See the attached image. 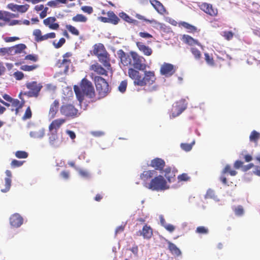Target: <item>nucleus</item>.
Wrapping results in <instances>:
<instances>
[{
	"instance_id": "nucleus-11",
	"label": "nucleus",
	"mask_w": 260,
	"mask_h": 260,
	"mask_svg": "<svg viewBox=\"0 0 260 260\" xmlns=\"http://www.w3.org/2000/svg\"><path fill=\"white\" fill-rule=\"evenodd\" d=\"M200 9L206 14L211 16H216L218 14V10L211 4L203 3L200 6Z\"/></svg>"
},
{
	"instance_id": "nucleus-14",
	"label": "nucleus",
	"mask_w": 260,
	"mask_h": 260,
	"mask_svg": "<svg viewBox=\"0 0 260 260\" xmlns=\"http://www.w3.org/2000/svg\"><path fill=\"white\" fill-rule=\"evenodd\" d=\"M10 224L15 228L20 227L23 223V219L22 217L18 213H14L10 217Z\"/></svg>"
},
{
	"instance_id": "nucleus-25",
	"label": "nucleus",
	"mask_w": 260,
	"mask_h": 260,
	"mask_svg": "<svg viewBox=\"0 0 260 260\" xmlns=\"http://www.w3.org/2000/svg\"><path fill=\"white\" fill-rule=\"evenodd\" d=\"M26 46L24 44L22 43L12 46L11 47V55H15L22 53L26 54L24 50L26 49Z\"/></svg>"
},
{
	"instance_id": "nucleus-20",
	"label": "nucleus",
	"mask_w": 260,
	"mask_h": 260,
	"mask_svg": "<svg viewBox=\"0 0 260 260\" xmlns=\"http://www.w3.org/2000/svg\"><path fill=\"white\" fill-rule=\"evenodd\" d=\"M90 70L93 71L95 73L100 75L108 76V72L101 64L98 62L91 65Z\"/></svg>"
},
{
	"instance_id": "nucleus-29",
	"label": "nucleus",
	"mask_w": 260,
	"mask_h": 260,
	"mask_svg": "<svg viewBox=\"0 0 260 260\" xmlns=\"http://www.w3.org/2000/svg\"><path fill=\"white\" fill-rule=\"evenodd\" d=\"M168 249L170 250L172 254L176 256H179L181 255V251L179 248L174 243L168 241Z\"/></svg>"
},
{
	"instance_id": "nucleus-30",
	"label": "nucleus",
	"mask_w": 260,
	"mask_h": 260,
	"mask_svg": "<svg viewBox=\"0 0 260 260\" xmlns=\"http://www.w3.org/2000/svg\"><path fill=\"white\" fill-rule=\"evenodd\" d=\"M179 26H182L184 28H186V29H187L188 32H190V33H194L195 32L198 31V29L196 26H194L186 22H184V21L180 22L179 23Z\"/></svg>"
},
{
	"instance_id": "nucleus-16",
	"label": "nucleus",
	"mask_w": 260,
	"mask_h": 260,
	"mask_svg": "<svg viewBox=\"0 0 260 260\" xmlns=\"http://www.w3.org/2000/svg\"><path fill=\"white\" fill-rule=\"evenodd\" d=\"M166 163L164 159L160 158H155L151 160L150 166L155 169V171H162L165 166Z\"/></svg>"
},
{
	"instance_id": "nucleus-55",
	"label": "nucleus",
	"mask_w": 260,
	"mask_h": 260,
	"mask_svg": "<svg viewBox=\"0 0 260 260\" xmlns=\"http://www.w3.org/2000/svg\"><path fill=\"white\" fill-rule=\"evenodd\" d=\"M223 34V37L227 40H231L234 36V34L231 31H225Z\"/></svg>"
},
{
	"instance_id": "nucleus-8",
	"label": "nucleus",
	"mask_w": 260,
	"mask_h": 260,
	"mask_svg": "<svg viewBox=\"0 0 260 260\" xmlns=\"http://www.w3.org/2000/svg\"><path fill=\"white\" fill-rule=\"evenodd\" d=\"M18 15L11 13L9 12L0 11V20L6 22H9V25H15L22 24V21L18 20H13L10 21L12 18L17 17Z\"/></svg>"
},
{
	"instance_id": "nucleus-51",
	"label": "nucleus",
	"mask_w": 260,
	"mask_h": 260,
	"mask_svg": "<svg viewBox=\"0 0 260 260\" xmlns=\"http://www.w3.org/2000/svg\"><path fill=\"white\" fill-rule=\"evenodd\" d=\"M196 233L200 234H207L208 233V229L205 226H200L197 227L196 231Z\"/></svg>"
},
{
	"instance_id": "nucleus-23",
	"label": "nucleus",
	"mask_w": 260,
	"mask_h": 260,
	"mask_svg": "<svg viewBox=\"0 0 260 260\" xmlns=\"http://www.w3.org/2000/svg\"><path fill=\"white\" fill-rule=\"evenodd\" d=\"M140 235L142 236L144 239H149L153 235V230L150 226L145 224L143 226L142 231H139Z\"/></svg>"
},
{
	"instance_id": "nucleus-57",
	"label": "nucleus",
	"mask_w": 260,
	"mask_h": 260,
	"mask_svg": "<svg viewBox=\"0 0 260 260\" xmlns=\"http://www.w3.org/2000/svg\"><path fill=\"white\" fill-rule=\"evenodd\" d=\"M178 179L180 181H186L189 180L190 177L186 173H183L178 176Z\"/></svg>"
},
{
	"instance_id": "nucleus-32",
	"label": "nucleus",
	"mask_w": 260,
	"mask_h": 260,
	"mask_svg": "<svg viewBox=\"0 0 260 260\" xmlns=\"http://www.w3.org/2000/svg\"><path fill=\"white\" fill-rule=\"evenodd\" d=\"M119 16L125 21L129 23H133L134 24H137L138 22L137 20L132 19L127 14L122 12L119 14Z\"/></svg>"
},
{
	"instance_id": "nucleus-10",
	"label": "nucleus",
	"mask_w": 260,
	"mask_h": 260,
	"mask_svg": "<svg viewBox=\"0 0 260 260\" xmlns=\"http://www.w3.org/2000/svg\"><path fill=\"white\" fill-rule=\"evenodd\" d=\"M175 68L173 64L165 62L160 67V73L161 75L166 77H170L175 73Z\"/></svg>"
},
{
	"instance_id": "nucleus-3",
	"label": "nucleus",
	"mask_w": 260,
	"mask_h": 260,
	"mask_svg": "<svg viewBox=\"0 0 260 260\" xmlns=\"http://www.w3.org/2000/svg\"><path fill=\"white\" fill-rule=\"evenodd\" d=\"M74 90L78 100L81 103L86 96L92 99L95 96V90L92 83L86 78L81 81L80 86L74 85Z\"/></svg>"
},
{
	"instance_id": "nucleus-58",
	"label": "nucleus",
	"mask_w": 260,
	"mask_h": 260,
	"mask_svg": "<svg viewBox=\"0 0 260 260\" xmlns=\"http://www.w3.org/2000/svg\"><path fill=\"white\" fill-rule=\"evenodd\" d=\"M4 40L6 42L9 43L19 40V38L17 37H7L4 38Z\"/></svg>"
},
{
	"instance_id": "nucleus-53",
	"label": "nucleus",
	"mask_w": 260,
	"mask_h": 260,
	"mask_svg": "<svg viewBox=\"0 0 260 260\" xmlns=\"http://www.w3.org/2000/svg\"><path fill=\"white\" fill-rule=\"evenodd\" d=\"M193 144H194V143L192 144L182 143L181 144L180 146L183 150L185 151H189L192 149Z\"/></svg>"
},
{
	"instance_id": "nucleus-63",
	"label": "nucleus",
	"mask_w": 260,
	"mask_h": 260,
	"mask_svg": "<svg viewBox=\"0 0 260 260\" xmlns=\"http://www.w3.org/2000/svg\"><path fill=\"white\" fill-rule=\"evenodd\" d=\"M243 166V162L241 160H239L235 161V162H234V167L236 169H239L240 168L242 167Z\"/></svg>"
},
{
	"instance_id": "nucleus-6",
	"label": "nucleus",
	"mask_w": 260,
	"mask_h": 260,
	"mask_svg": "<svg viewBox=\"0 0 260 260\" xmlns=\"http://www.w3.org/2000/svg\"><path fill=\"white\" fill-rule=\"evenodd\" d=\"M60 114L68 118H75L78 116V110L70 104H62L59 109Z\"/></svg>"
},
{
	"instance_id": "nucleus-7",
	"label": "nucleus",
	"mask_w": 260,
	"mask_h": 260,
	"mask_svg": "<svg viewBox=\"0 0 260 260\" xmlns=\"http://www.w3.org/2000/svg\"><path fill=\"white\" fill-rule=\"evenodd\" d=\"M187 107V103L185 99H181L176 102L172 106L170 116L175 118L180 115Z\"/></svg>"
},
{
	"instance_id": "nucleus-39",
	"label": "nucleus",
	"mask_w": 260,
	"mask_h": 260,
	"mask_svg": "<svg viewBox=\"0 0 260 260\" xmlns=\"http://www.w3.org/2000/svg\"><path fill=\"white\" fill-rule=\"evenodd\" d=\"M39 67V66L37 64H33V65H23L20 67V69L24 71H32L36 69H37Z\"/></svg>"
},
{
	"instance_id": "nucleus-34",
	"label": "nucleus",
	"mask_w": 260,
	"mask_h": 260,
	"mask_svg": "<svg viewBox=\"0 0 260 260\" xmlns=\"http://www.w3.org/2000/svg\"><path fill=\"white\" fill-rule=\"evenodd\" d=\"M259 139L260 134L259 133L254 130L251 132L249 136V140L251 142H253L255 144H257Z\"/></svg>"
},
{
	"instance_id": "nucleus-62",
	"label": "nucleus",
	"mask_w": 260,
	"mask_h": 260,
	"mask_svg": "<svg viewBox=\"0 0 260 260\" xmlns=\"http://www.w3.org/2000/svg\"><path fill=\"white\" fill-rule=\"evenodd\" d=\"M48 7H44L42 12L40 14V17L41 18H44L47 15L48 13Z\"/></svg>"
},
{
	"instance_id": "nucleus-52",
	"label": "nucleus",
	"mask_w": 260,
	"mask_h": 260,
	"mask_svg": "<svg viewBox=\"0 0 260 260\" xmlns=\"http://www.w3.org/2000/svg\"><path fill=\"white\" fill-rule=\"evenodd\" d=\"M127 83L126 80H124L121 82L120 85L118 86L119 90L121 92L125 91L127 87Z\"/></svg>"
},
{
	"instance_id": "nucleus-44",
	"label": "nucleus",
	"mask_w": 260,
	"mask_h": 260,
	"mask_svg": "<svg viewBox=\"0 0 260 260\" xmlns=\"http://www.w3.org/2000/svg\"><path fill=\"white\" fill-rule=\"evenodd\" d=\"M33 35L35 37V40L37 42H41V38L42 37V32L39 29H36L33 31Z\"/></svg>"
},
{
	"instance_id": "nucleus-49",
	"label": "nucleus",
	"mask_w": 260,
	"mask_h": 260,
	"mask_svg": "<svg viewBox=\"0 0 260 260\" xmlns=\"http://www.w3.org/2000/svg\"><path fill=\"white\" fill-rule=\"evenodd\" d=\"M25 161H20L16 159H13L11 162V166L12 168L20 167L23 165Z\"/></svg>"
},
{
	"instance_id": "nucleus-38",
	"label": "nucleus",
	"mask_w": 260,
	"mask_h": 260,
	"mask_svg": "<svg viewBox=\"0 0 260 260\" xmlns=\"http://www.w3.org/2000/svg\"><path fill=\"white\" fill-rule=\"evenodd\" d=\"M241 158H244L246 162H250L252 160V157L251 155L246 153V151H242L239 154Z\"/></svg>"
},
{
	"instance_id": "nucleus-1",
	"label": "nucleus",
	"mask_w": 260,
	"mask_h": 260,
	"mask_svg": "<svg viewBox=\"0 0 260 260\" xmlns=\"http://www.w3.org/2000/svg\"><path fill=\"white\" fill-rule=\"evenodd\" d=\"M129 54L133 59L132 67L128 69L127 74L134 85L146 87L154 84L156 80L155 72L146 70L148 65L145 58L135 51H131Z\"/></svg>"
},
{
	"instance_id": "nucleus-64",
	"label": "nucleus",
	"mask_w": 260,
	"mask_h": 260,
	"mask_svg": "<svg viewBox=\"0 0 260 260\" xmlns=\"http://www.w3.org/2000/svg\"><path fill=\"white\" fill-rule=\"evenodd\" d=\"M60 176L64 179H68L70 176V172L68 171H63L60 173Z\"/></svg>"
},
{
	"instance_id": "nucleus-61",
	"label": "nucleus",
	"mask_w": 260,
	"mask_h": 260,
	"mask_svg": "<svg viewBox=\"0 0 260 260\" xmlns=\"http://www.w3.org/2000/svg\"><path fill=\"white\" fill-rule=\"evenodd\" d=\"M139 35L140 37L145 39L152 38L153 37L151 34L147 32H140Z\"/></svg>"
},
{
	"instance_id": "nucleus-9",
	"label": "nucleus",
	"mask_w": 260,
	"mask_h": 260,
	"mask_svg": "<svg viewBox=\"0 0 260 260\" xmlns=\"http://www.w3.org/2000/svg\"><path fill=\"white\" fill-rule=\"evenodd\" d=\"M64 141L62 135L60 137L58 135L57 132H50L49 137V143L53 147H58Z\"/></svg>"
},
{
	"instance_id": "nucleus-13",
	"label": "nucleus",
	"mask_w": 260,
	"mask_h": 260,
	"mask_svg": "<svg viewBox=\"0 0 260 260\" xmlns=\"http://www.w3.org/2000/svg\"><path fill=\"white\" fill-rule=\"evenodd\" d=\"M118 55L120 58L121 63L124 66H131L132 64L133 59L131 55L126 54L122 49H120L118 52Z\"/></svg>"
},
{
	"instance_id": "nucleus-22",
	"label": "nucleus",
	"mask_w": 260,
	"mask_h": 260,
	"mask_svg": "<svg viewBox=\"0 0 260 260\" xmlns=\"http://www.w3.org/2000/svg\"><path fill=\"white\" fill-rule=\"evenodd\" d=\"M7 177L5 179V186L4 188L1 189V191L2 192H7L8 191L11 187V183H12V173L10 170H6L5 172Z\"/></svg>"
},
{
	"instance_id": "nucleus-48",
	"label": "nucleus",
	"mask_w": 260,
	"mask_h": 260,
	"mask_svg": "<svg viewBox=\"0 0 260 260\" xmlns=\"http://www.w3.org/2000/svg\"><path fill=\"white\" fill-rule=\"evenodd\" d=\"M39 57L37 54H28L24 57V60H30L32 62H36L38 60Z\"/></svg>"
},
{
	"instance_id": "nucleus-41",
	"label": "nucleus",
	"mask_w": 260,
	"mask_h": 260,
	"mask_svg": "<svg viewBox=\"0 0 260 260\" xmlns=\"http://www.w3.org/2000/svg\"><path fill=\"white\" fill-rule=\"evenodd\" d=\"M137 17L139 19L143 20L144 21H145L146 22H149V23L153 24L154 25H156L158 26H160L161 25V24L160 23L157 22V21H156L154 19L149 20V19L145 18L144 16L139 15V14L137 15Z\"/></svg>"
},
{
	"instance_id": "nucleus-18",
	"label": "nucleus",
	"mask_w": 260,
	"mask_h": 260,
	"mask_svg": "<svg viewBox=\"0 0 260 260\" xmlns=\"http://www.w3.org/2000/svg\"><path fill=\"white\" fill-rule=\"evenodd\" d=\"M97 57L99 61L101 62L107 69L109 70L111 67V64L110 55L107 51Z\"/></svg>"
},
{
	"instance_id": "nucleus-37",
	"label": "nucleus",
	"mask_w": 260,
	"mask_h": 260,
	"mask_svg": "<svg viewBox=\"0 0 260 260\" xmlns=\"http://www.w3.org/2000/svg\"><path fill=\"white\" fill-rule=\"evenodd\" d=\"M190 52L193 55L194 58L196 60H200L202 57V53L201 51L197 48L194 47H191L190 48Z\"/></svg>"
},
{
	"instance_id": "nucleus-59",
	"label": "nucleus",
	"mask_w": 260,
	"mask_h": 260,
	"mask_svg": "<svg viewBox=\"0 0 260 260\" xmlns=\"http://www.w3.org/2000/svg\"><path fill=\"white\" fill-rule=\"evenodd\" d=\"M14 77L16 80H20L23 78L24 74L22 72L17 71L14 73Z\"/></svg>"
},
{
	"instance_id": "nucleus-40",
	"label": "nucleus",
	"mask_w": 260,
	"mask_h": 260,
	"mask_svg": "<svg viewBox=\"0 0 260 260\" xmlns=\"http://www.w3.org/2000/svg\"><path fill=\"white\" fill-rule=\"evenodd\" d=\"M11 103V106L14 108L23 107L24 104V101H19L18 99H13L10 102Z\"/></svg>"
},
{
	"instance_id": "nucleus-35",
	"label": "nucleus",
	"mask_w": 260,
	"mask_h": 260,
	"mask_svg": "<svg viewBox=\"0 0 260 260\" xmlns=\"http://www.w3.org/2000/svg\"><path fill=\"white\" fill-rule=\"evenodd\" d=\"M72 20L76 22H85L87 18L83 14H77L72 18Z\"/></svg>"
},
{
	"instance_id": "nucleus-26",
	"label": "nucleus",
	"mask_w": 260,
	"mask_h": 260,
	"mask_svg": "<svg viewBox=\"0 0 260 260\" xmlns=\"http://www.w3.org/2000/svg\"><path fill=\"white\" fill-rule=\"evenodd\" d=\"M150 2L158 13L164 14L166 13V10L160 2L157 0H150Z\"/></svg>"
},
{
	"instance_id": "nucleus-4",
	"label": "nucleus",
	"mask_w": 260,
	"mask_h": 260,
	"mask_svg": "<svg viewBox=\"0 0 260 260\" xmlns=\"http://www.w3.org/2000/svg\"><path fill=\"white\" fill-rule=\"evenodd\" d=\"M25 86L28 89L27 91L21 92L19 96L21 99V95H24L28 98H38L40 94L43 86L41 83H38L37 81H31L26 83Z\"/></svg>"
},
{
	"instance_id": "nucleus-33",
	"label": "nucleus",
	"mask_w": 260,
	"mask_h": 260,
	"mask_svg": "<svg viewBox=\"0 0 260 260\" xmlns=\"http://www.w3.org/2000/svg\"><path fill=\"white\" fill-rule=\"evenodd\" d=\"M227 173H229L231 176H234L237 174V172L233 170L230 165H226L222 171V174L224 175Z\"/></svg>"
},
{
	"instance_id": "nucleus-56",
	"label": "nucleus",
	"mask_w": 260,
	"mask_h": 260,
	"mask_svg": "<svg viewBox=\"0 0 260 260\" xmlns=\"http://www.w3.org/2000/svg\"><path fill=\"white\" fill-rule=\"evenodd\" d=\"M234 211L236 215L237 216H241L244 213V210L241 206H239L235 208Z\"/></svg>"
},
{
	"instance_id": "nucleus-28",
	"label": "nucleus",
	"mask_w": 260,
	"mask_h": 260,
	"mask_svg": "<svg viewBox=\"0 0 260 260\" xmlns=\"http://www.w3.org/2000/svg\"><path fill=\"white\" fill-rule=\"evenodd\" d=\"M72 62L69 59H63L61 61H59L57 63L58 67L63 68V73L66 74L69 70V67L71 65Z\"/></svg>"
},
{
	"instance_id": "nucleus-5",
	"label": "nucleus",
	"mask_w": 260,
	"mask_h": 260,
	"mask_svg": "<svg viewBox=\"0 0 260 260\" xmlns=\"http://www.w3.org/2000/svg\"><path fill=\"white\" fill-rule=\"evenodd\" d=\"M96 91L100 98L106 96L110 91L109 85L106 80L100 76H95L93 78Z\"/></svg>"
},
{
	"instance_id": "nucleus-17",
	"label": "nucleus",
	"mask_w": 260,
	"mask_h": 260,
	"mask_svg": "<svg viewBox=\"0 0 260 260\" xmlns=\"http://www.w3.org/2000/svg\"><path fill=\"white\" fill-rule=\"evenodd\" d=\"M65 122L66 119L63 118H58L53 120L49 125V131L57 132V130Z\"/></svg>"
},
{
	"instance_id": "nucleus-54",
	"label": "nucleus",
	"mask_w": 260,
	"mask_h": 260,
	"mask_svg": "<svg viewBox=\"0 0 260 260\" xmlns=\"http://www.w3.org/2000/svg\"><path fill=\"white\" fill-rule=\"evenodd\" d=\"M66 42V40L63 38H61L59 39V41L56 43L55 42H53V45L55 48H60Z\"/></svg>"
},
{
	"instance_id": "nucleus-31",
	"label": "nucleus",
	"mask_w": 260,
	"mask_h": 260,
	"mask_svg": "<svg viewBox=\"0 0 260 260\" xmlns=\"http://www.w3.org/2000/svg\"><path fill=\"white\" fill-rule=\"evenodd\" d=\"M107 15L109 17V23L114 25H116L119 23L120 19L113 11H108Z\"/></svg>"
},
{
	"instance_id": "nucleus-50",
	"label": "nucleus",
	"mask_w": 260,
	"mask_h": 260,
	"mask_svg": "<svg viewBox=\"0 0 260 260\" xmlns=\"http://www.w3.org/2000/svg\"><path fill=\"white\" fill-rule=\"evenodd\" d=\"M56 37V34L55 32H52L47 33L44 35L42 36V37L41 38V42L47 40L49 39H54Z\"/></svg>"
},
{
	"instance_id": "nucleus-46",
	"label": "nucleus",
	"mask_w": 260,
	"mask_h": 260,
	"mask_svg": "<svg viewBox=\"0 0 260 260\" xmlns=\"http://www.w3.org/2000/svg\"><path fill=\"white\" fill-rule=\"evenodd\" d=\"M31 117H32L31 110L30 107L29 106H28L26 108V109L25 111V113H24V115H23L22 118L23 120H25L29 119L31 118Z\"/></svg>"
},
{
	"instance_id": "nucleus-27",
	"label": "nucleus",
	"mask_w": 260,
	"mask_h": 260,
	"mask_svg": "<svg viewBox=\"0 0 260 260\" xmlns=\"http://www.w3.org/2000/svg\"><path fill=\"white\" fill-rule=\"evenodd\" d=\"M106 49L103 44H96L93 46V54L98 57L106 51Z\"/></svg>"
},
{
	"instance_id": "nucleus-45",
	"label": "nucleus",
	"mask_w": 260,
	"mask_h": 260,
	"mask_svg": "<svg viewBox=\"0 0 260 260\" xmlns=\"http://www.w3.org/2000/svg\"><path fill=\"white\" fill-rule=\"evenodd\" d=\"M15 155L18 158H26L28 156V154L25 151L19 150L15 152Z\"/></svg>"
},
{
	"instance_id": "nucleus-21",
	"label": "nucleus",
	"mask_w": 260,
	"mask_h": 260,
	"mask_svg": "<svg viewBox=\"0 0 260 260\" xmlns=\"http://www.w3.org/2000/svg\"><path fill=\"white\" fill-rule=\"evenodd\" d=\"M59 106V102L57 100H55L51 104L49 111V116L50 118H54L58 111Z\"/></svg>"
},
{
	"instance_id": "nucleus-36",
	"label": "nucleus",
	"mask_w": 260,
	"mask_h": 260,
	"mask_svg": "<svg viewBox=\"0 0 260 260\" xmlns=\"http://www.w3.org/2000/svg\"><path fill=\"white\" fill-rule=\"evenodd\" d=\"M66 28L73 35L78 36L80 35V32L79 30L77 28H76L75 26L72 25L67 24L66 25Z\"/></svg>"
},
{
	"instance_id": "nucleus-15",
	"label": "nucleus",
	"mask_w": 260,
	"mask_h": 260,
	"mask_svg": "<svg viewBox=\"0 0 260 260\" xmlns=\"http://www.w3.org/2000/svg\"><path fill=\"white\" fill-rule=\"evenodd\" d=\"M29 6L28 4L23 5H18L14 3L8 4L7 8L13 12H19L20 13H25L29 9Z\"/></svg>"
},
{
	"instance_id": "nucleus-47",
	"label": "nucleus",
	"mask_w": 260,
	"mask_h": 260,
	"mask_svg": "<svg viewBox=\"0 0 260 260\" xmlns=\"http://www.w3.org/2000/svg\"><path fill=\"white\" fill-rule=\"evenodd\" d=\"M6 55H11V47L0 48V55L5 56Z\"/></svg>"
},
{
	"instance_id": "nucleus-19",
	"label": "nucleus",
	"mask_w": 260,
	"mask_h": 260,
	"mask_svg": "<svg viewBox=\"0 0 260 260\" xmlns=\"http://www.w3.org/2000/svg\"><path fill=\"white\" fill-rule=\"evenodd\" d=\"M136 44L139 50L145 56H150L153 52L152 49L148 46L145 45L142 42H136Z\"/></svg>"
},
{
	"instance_id": "nucleus-60",
	"label": "nucleus",
	"mask_w": 260,
	"mask_h": 260,
	"mask_svg": "<svg viewBox=\"0 0 260 260\" xmlns=\"http://www.w3.org/2000/svg\"><path fill=\"white\" fill-rule=\"evenodd\" d=\"M82 10L89 14L93 12V8L90 6H83L81 8Z\"/></svg>"
},
{
	"instance_id": "nucleus-12",
	"label": "nucleus",
	"mask_w": 260,
	"mask_h": 260,
	"mask_svg": "<svg viewBox=\"0 0 260 260\" xmlns=\"http://www.w3.org/2000/svg\"><path fill=\"white\" fill-rule=\"evenodd\" d=\"M56 21L55 17H49L44 19L43 24L50 29L57 30L59 28V24L56 22Z\"/></svg>"
},
{
	"instance_id": "nucleus-43",
	"label": "nucleus",
	"mask_w": 260,
	"mask_h": 260,
	"mask_svg": "<svg viewBox=\"0 0 260 260\" xmlns=\"http://www.w3.org/2000/svg\"><path fill=\"white\" fill-rule=\"evenodd\" d=\"M204 56L205 61L208 65L212 67L215 65V62L212 56L210 55L208 53H205Z\"/></svg>"
},
{
	"instance_id": "nucleus-24",
	"label": "nucleus",
	"mask_w": 260,
	"mask_h": 260,
	"mask_svg": "<svg viewBox=\"0 0 260 260\" xmlns=\"http://www.w3.org/2000/svg\"><path fill=\"white\" fill-rule=\"evenodd\" d=\"M182 41L185 44L192 46L194 45H198L202 47L201 44L197 40L193 39L188 35H183L182 38Z\"/></svg>"
},
{
	"instance_id": "nucleus-2",
	"label": "nucleus",
	"mask_w": 260,
	"mask_h": 260,
	"mask_svg": "<svg viewBox=\"0 0 260 260\" xmlns=\"http://www.w3.org/2000/svg\"><path fill=\"white\" fill-rule=\"evenodd\" d=\"M144 186L152 191H162L169 188L165 177L160 175L157 176V172L154 170H147L140 175Z\"/></svg>"
},
{
	"instance_id": "nucleus-42",
	"label": "nucleus",
	"mask_w": 260,
	"mask_h": 260,
	"mask_svg": "<svg viewBox=\"0 0 260 260\" xmlns=\"http://www.w3.org/2000/svg\"><path fill=\"white\" fill-rule=\"evenodd\" d=\"M164 172L165 173L164 175L165 177L169 182H171L172 179L173 178L172 175H170L171 173L173 174L171 168L170 167H167L164 170Z\"/></svg>"
}]
</instances>
